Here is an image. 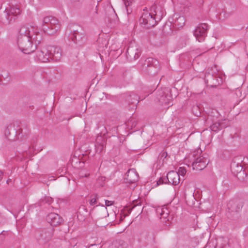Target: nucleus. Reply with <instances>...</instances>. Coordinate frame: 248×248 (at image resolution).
<instances>
[{"label": "nucleus", "instance_id": "58836bf2", "mask_svg": "<svg viewBox=\"0 0 248 248\" xmlns=\"http://www.w3.org/2000/svg\"><path fill=\"white\" fill-rule=\"evenodd\" d=\"M89 175V173H85L84 171H80L79 173V176L80 177H87Z\"/></svg>", "mask_w": 248, "mask_h": 248}, {"label": "nucleus", "instance_id": "20e7f679", "mask_svg": "<svg viewBox=\"0 0 248 248\" xmlns=\"http://www.w3.org/2000/svg\"><path fill=\"white\" fill-rule=\"evenodd\" d=\"M142 69L144 72L149 75H155L159 70V62L155 59L148 58L145 60Z\"/></svg>", "mask_w": 248, "mask_h": 248}, {"label": "nucleus", "instance_id": "f03ea898", "mask_svg": "<svg viewBox=\"0 0 248 248\" xmlns=\"http://www.w3.org/2000/svg\"><path fill=\"white\" fill-rule=\"evenodd\" d=\"M61 26L58 19L54 16H46L42 19V30L48 35H53L56 34Z\"/></svg>", "mask_w": 248, "mask_h": 248}, {"label": "nucleus", "instance_id": "c9c22d12", "mask_svg": "<svg viewBox=\"0 0 248 248\" xmlns=\"http://www.w3.org/2000/svg\"><path fill=\"white\" fill-rule=\"evenodd\" d=\"M167 180V177L166 178H160L158 181H157V185H160L163 183H166L167 182L166 181Z\"/></svg>", "mask_w": 248, "mask_h": 248}, {"label": "nucleus", "instance_id": "dca6fc26", "mask_svg": "<svg viewBox=\"0 0 248 248\" xmlns=\"http://www.w3.org/2000/svg\"><path fill=\"white\" fill-rule=\"evenodd\" d=\"M156 213L158 216H160L161 219H164L163 221L165 223L166 226H169V219L168 218L169 216V211L165 207H158L156 209Z\"/></svg>", "mask_w": 248, "mask_h": 248}, {"label": "nucleus", "instance_id": "aec40b11", "mask_svg": "<svg viewBox=\"0 0 248 248\" xmlns=\"http://www.w3.org/2000/svg\"><path fill=\"white\" fill-rule=\"evenodd\" d=\"M167 179L168 183L176 186L179 183L180 176L175 171H170L167 174Z\"/></svg>", "mask_w": 248, "mask_h": 248}, {"label": "nucleus", "instance_id": "b1692460", "mask_svg": "<svg viewBox=\"0 0 248 248\" xmlns=\"http://www.w3.org/2000/svg\"><path fill=\"white\" fill-rule=\"evenodd\" d=\"M242 204L240 202H229L228 204V208L231 213L239 212L242 209Z\"/></svg>", "mask_w": 248, "mask_h": 248}, {"label": "nucleus", "instance_id": "ea45409f", "mask_svg": "<svg viewBox=\"0 0 248 248\" xmlns=\"http://www.w3.org/2000/svg\"><path fill=\"white\" fill-rule=\"evenodd\" d=\"M114 202L111 201H108V200H105V205L107 206H109L110 205H111L113 204Z\"/></svg>", "mask_w": 248, "mask_h": 248}, {"label": "nucleus", "instance_id": "9d476101", "mask_svg": "<svg viewBox=\"0 0 248 248\" xmlns=\"http://www.w3.org/2000/svg\"><path fill=\"white\" fill-rule=\"evenodd\" d=\"M46 52L48 54L50 61L58 62L62 58V51L60 47L58 46H48L46 48Z\"/></svg>", "mask_w": 248, "mask_h": 248}, {"label": "nucleus", "instance_id": "4c0bfd02", "mask_svg": "<svg viewBox=\"0 0 248 248\" xmlns=\"http://www.w3.org/2000/svg\"><path fill=\"white\" fill-rule=\"evenodd\" d=\"M44 201L48 204H50L53 202V199L50 197H46L44 198Z\"/></svg>", "mask_w": 248, "mask_h": 248}, {"label": "nucleus", "instance_id": "cd10ccee", "mask_svg": "<svg viewBox=\"0 0 248 248\" xmlns=\"http://www.w3.org/2000/svg\"><path fill=\"white\" fill-rule=\"evenodd\" d=\"M231 169L233 173H240L243 170V167L239 163L233 162L231 165Z\"/></svg>", "mask_w": 248, "mask_h": 248}, {"label": "nucleus", "instance_id": "c03bdc74", "mask_svg": "<svg viewBox=\"0 0 248 248\" xmlns=\"http://www.w3.org/2000/svg\"><path fill=\"white\" fill-rule=\"evenodd\" d=\"M133 0H127V1H125V5L126 6H128L130 5V4L131 3H132V1Z\"/></svg>", "mask_w": 248, "mask_h": 248}, {"label": "nucleus", "instance_id": "09e8293b", "mask_svg": "<svg viewBox=\"0 0 248 248\" xmlns=\"http://www.w3.org/2000/svg\"><path fill=\"white\" fill-rule=\"evenodd\" d=\"M215 78H217V77L215 76ZM216 80L217 81V79H216Z\"/></svg>", "mask_w": 248, "mask_h": 248}, {"label": "nucleus", "instance_id": "de8ad7c7", "mask_svg": "<svg viewBox=\"0 0 248 248\" xmlns=\"http://www.w3.org/2000/svg\"><path fill=\"white\" fill-rule=\"evenodd\" d=\"M108 20L110 21V22H111V19L110 17H108Z\"/></svg>", "mask_w": 248, "mask_h": 248}, {"label": "nucleus", "instance_id": "412c9836", "mask_svg": "<svg viewBox=\"0 0 248 248\" xmlns=\"http://www.w3.org/2000/svg\"><path fill=\"white\" fill-rule=\"evenodd\" d=\"M77 217L80 221H84L88 216H90V211L89 212L87 208L84 205H81L78 211Z\"/></svg>", "mask_w": 248, "mask_h": 248}, {"label": "nucleus", "instance_id": "2eb2a0df", "mask_svg": "<svg viewBox=\"0 0 248 248\" xmlns=\"http://www.w3.org/2000/svg\"><path fill=\"white\" fill-rule=\"evenodd\" d=\"M139 175L135 169L129 170L125 176L124 181L127 184H134L138 181Z\"/></svg>", "mask_w": 248, "mask_h": 248}, {"label": "nucleus", "instance_id": "7ed1b4c3", "mask_svg": "<svg viewBox=\"0 0 248 248\" xmlns=\"http://www.w3.org/2000/svg\"><path fill=\"white\" fill-rule=\"evenodd\" d=\"M53 233V228L52 226H49L37 230L35 233V238L39 245H44L51 240Z\"/></svg>", "mask_w": 248, "mask_h": 248}, {"label": "nucleus", "instance_id": "a19ab883", "mask_svg": "<svg viewBox=\"0 0 248 248\" xmlns=\"http://www.w3.org/2000/svg\"><path fill=\"white\" fill-rule=\"evenodd\" d=\"M133 202L134 204L133 208L136 207V206L140 205V202L139 200H135L133 201Z\"/></svg>", "mask_w": 248, "mask_h": 248}, {"label": "nucleus", "instance_id": "e433bc0d", "mask_svg": "<svg viewBox=\"0 0 248 248\" xmlns=\"http://www.w3.org/2000/svg\"><path fill=\"white\" fill-rule=\"evenodd\" d=\"M127 244L123 243L122 244H114V248H127Z\"/></svg>", "mask_w": 248, "mask_h": 248}, {"label": "nucleus", "instance_id": "f8f14e48", "mask_svg": "<svg viewBox=\"0 0 248 248\" xmlns=\"http://www.w3.org/2000/svg\"><path fill=\"white\" fill-rule=\"evenodd\" d=\"M208 162V158L202 155L194 159L192 166L194 170H202L206 167Z\"/></svg>", "mask_w": 248, "mask_h": 248}, {"label": "nucleus", "instance_id": "f3484780", "mask_svg": "<svg viewBox=\"0 0 248 248\" xmlns=\"http://www.w3.org/2000/svg\"><path fill=\"white\" fill-rule=\"evenodd\" d=\"M47 222L50 224V226H56L60 224L62 221V218L56 213H51L48 214L46 217Z\"/></svg>", "mask_w": 248, "mask_h": 248}, {"label": "nucleus", "instance_id": "9b49d317", "mask_svg": "<svg viewBox=\"0 0 248 248\" xmlns=\"http://www.w3.org/2000/svg\"><path fill=\"white\" fill-rule=\"evenodd\" d=\"M90 215L92 218L93 216L98 218H102L108 216L107 207L102 205L100 207L96 206L90 210Z\"/></svg>", "mask_w": 248, "mask_h": 248}, {"label": "nucleus", "instance_id": "49530a36", "mask_svg": "<svg viewBox=\"0 0 248 248\" xmlns=\"http://www.w3.org/2000/svg\"><path fill=\"white\" fill-rule=\"evenodd\" d=\"M210 85L211 86H212V87L216 86H217V84H216V83L213 82V84H211Z\"/></svg>", "mask_w": 248, "mask_h": 248}, {"label": "nucleus", "instance_id": "1a4fd4ad", "mask_svg": "<svg viewBox=\"0 0 248 248\" xmlns=\"http://www.w3.org/2000/svg\"><path fill=\"white\" fill-rule=\"evenodd\" d=\"M140 50L135 43H131L126 51V57L130 61L138 59L140 55Z\"/></svg>", "mask_w": 248, "mask_h": 248}, {"label": "nucleus", "instance_id": "473e14b6", "mask_svg": "<svg viewBox=\"0 0 248 248\" xmlns=\"http://www.w3.org/2000/svg\"><path fill=\"white\" fill-rule=\"evenodd\" d=\"M186 169L184 167H181L179 168L177 173H178V174H179V176L180 175L184 176V175L186 174Z\"/></svg>", "mask_w": 248, "mask_h": 248}, {"label": "nucleus", "instance_id": "bb28decb", "mask_svg": "<svg viewBox=\"0 0 248 248\" xmlns=\"http://www.w3.org/2000/svg\"><path fill=\"white\" fill-rule=\"evenodd\" d=\"M139 99L138 96L134 93L127 95L126 97V101L129 104H138L139 103Z\"/></svg>", "mask_w": 248, "mask_h": 248}, {"label": "nucleus", "instance_id": "4be33fe9", "mask_svg": "<svg viewBox=\"0 0 248 248\" xmlns=\"http://www.w3.org/2000/svg\"><path fill=\"white\" fill-rule=\"evenodd\" d=\"M107 140L101 136H98L96 140L95 149L96 152L101 153L106 147Z\"/></svg>", "mask_w": 248, "mask_h": 248}, {"label": "nucleus", "instance_id": "37998d69", "mask_svg": "<svg viewBox=\"0 0 248 248\" xmlns=\"http://www.w3.org/2000/svg\"><path fill=\"white\" fill-rule=\"evenodd\" d=\"M111 16H112L113 17V20H115V18H117V15L115 14V11H114L113 9L111 10Z\"/></svg>", "mask_w": 248, "mask_h": 248}, {"label": "nucleus", "instance_id": "7c9ffc66", "mask_svg": "<svg viewBox=\"0 0 248 248\" xmlns=\"http://www.w3.org/2000/svg\"><path fill=\"white\" fill-rule=\"evenodd\" d=\"M209 78H212L213 80H214V77L213 74H210L209 72L206 73L205 75V81L207 84H209Z\"/></svg>", "mask_w": 248, "mask_h": 248}, {"label": "nucleus", "instance_id": "a18cd8bd", "mask_svg": "<svg viewBox=\"0 0 248 248\" xmlns=\"http://www.w3.org/2000/svg\"><path fill=\"white\" fill-rule=\"evenodd\" d=\"M2 178V172L0 171V181L1 180Z\"/></svg>", "mask_w": 248, "mask_h": 248}, {"label": "nucleus", "instance_id": "2f4dec72", "mask_svg": "<svg viewBox=\"0 0 248 248\" xmlns=\"http://www.w3.org/2000/svg\"><path fill=\"white\" fill-rule=\"evenodd\" d=\"M194 2L199 9H201L203 5L204 0H194Z\"/></svg>", "mask_w": 248, "mask_h": 248}, {"label": "nucleus", "instance_id": "f257e3e1", "mask_svg": "<svg viewBox=\"0 0 248 248\" xmlns=\"http://www.w3.org/2000/svg\"><path fill=\"white\" fill-rule=\"evenodd\" d=\"M32 27L27 25L20 27L17 37V44L19 49L25 54H30L34 52L36 48V45H33L31 32Z\"/></svg>", "mask_w": 248, "mask_h": 248}, {"label": "nucleus", "instance_id": "c85d7f7f", "mask_svg": "<svg viewBox=\"0 0 248 248\" xmlns=\"http://www.w3.org/2000/svg\"><path fill=\"white\" fill-rule=\"evenodd\" d=\"M32 41H34L35 42V45H37V44H39L41 43V41L42 40V37L40 33H37L34 35V36L32 37Z\"/></svg>", "mask_w": 248, "mask_h": 248}, {"label": "nucleus", "instance_id": "423d86ee", "mask_svg": "<svg viewBox=\"0 0 248 248\" xmlns=\"http://www.w3.org/2000/svg\"><path fill=\"white\" fill-rule=\"evenodd\" d=\"M156 98L158 101L162 104L170 105L172 97L171 90L169 88H164L155 91Z\"/></svg>", "mask_w": 248, "mask_h": 248}, {"label": "nucleus", "instance_id": "39448f33", "mask_svg": "<svg viewBox=\"0 0 248 248\" xmlns=\"http://www.w3.org/2000/svg\"><path fill=\"white\" fill-rule=\"evenodd\" d=\"M21 12V10L17 6L12 5L7 7L4 12L5 16L2 18L3 23L7 25L15 21Z\"/></svg>", "mask_w": 248, "mask_h": 248}, {"label": "nucleus", "instance_id": "72a5a7b5", "mask_svg": "<svg viewBox=\"0 0 248 248\" xmlns=\"http://www.w3.org/2000/svg\"><path fill=\"white\" fill-rule=\"evenodd\" d=\"M192 111L197 116L201 115V111L199 110V107L198 106H194L192 108Z\"/></svg>", "mask_w": 248, "mask_h": 248}, {"label": "nucleus", "instance_id": "5701e85b", "mask_svg": "<svg viewBox=\"0 0 248 248\" xmlns=\"http://www.w3.org/2000/svg\"><path fill=\"white\" fill-rule=\"evenodd\" d=\"M36 59L42 62H50L48 53L46 52V48L37 52Z\"/></svg>", "mask_w": 248, "mask_h": 248}, {"label": "nucleus", "instance_id": "a878e982", "mask_svg": "<svg viewBox=\"0 0 248 248\" xmlns=\"http://www.w3.org/2000/svg\"><path fill=\"white\" fill-rule=\"evenodd\" d=\"M185 22L186 20L184 16H179L178 17H176L173 22V26L179 29L182 28L185 25Z\"/></svg>", "mask_w": 248, "mask_h": 248}, {"label": "nucleus", "instance_id": "393cba45", "mask_svg": "<svg viewBox=\"0 0 248 248\" xmlns=\"http://www.w3.org/2000/svg\"><path fill=\"white\" fill-rule=\"evenodd\" d=\"M217 241L215 248L216 247H218L219 248H228L229 247V240L227 238L219 237Z\"/></svg>", "mask_w": 248, "mask_h": 248}, {"label": "nucleus", "instance_id": "f704fd0d", "mask_svg": "<svg viewBox=\"0 0 248 248\" xmlns=\"http://www.w3.org/2000/svg\"><path fill=\"white\" fill-rule=\"evenodd\" d=\"M168 156V154L166 152L163 151L159 155V158L160 159H162L164 161V159L167 157Z\"/></svg>", "mask_w": 248, "mask_h": 248}, {"label": "nucleus", "instance_id": "ddd939ff", "mask_svg": "<svg viewBox=\"0 0 248 248\" xmlns=\"http://www.w3.org/2000/svg\"><path fill=\"white\" fill-rule=\"evenodd\" d=\"M217 119V117H215L212 115H209L206 120L207 123H209L210 122H211L213 123L210 126V128L212 131L214 132H217L218 130L226 126V125L224 124L223 123L219 122Z\"/></svg>", "mask_w": 248, "mask_h": 248}, {"label": "nucleus", "instance_id": "79ce46f5", "mask_svg": "<svg viewBox=\"0 0 248 248\" xmlns=\"http://www.w3.org/2000/svg\"><path fill=\"white\" fill-rule=\"evenodd\" d=\"M202 153V151L201 150V149H198L197 151V154H193V156L195 158H196L197 157H196V156L198 154H201ZM194 153H195V152H194Z\"/></svg>", "mask_w": 248, "mask_h": 248}, {"label": "nucleus", "instance_id": "c756f323", "mask_svg": "<svg viewBox=\"0 0 248 248\" xmlns=\"http://www.w3.org/2000/svg\"><path fill=\"white\" fill-rule=\"evenodd\" d=\"M91 199L90 200V204L91 205H94L97 203V200L98 199V197L96 194H94L91 196Z\"/></svg>", "mask_w": 248, "mask_h": 248}, {"label": "nucleus", "instance_id": "6ab92c4d", "mask_svg": "<svg viewBox=\"0 0 248 248\" xmlns=\"http://www.w3.org/2000/svg\"><path fill=\"white\" fill-rule=\"evenodd\" d=\"M83 37L84 34L80 32L78 29H73L71 31V33L69 35V39L74 43L78 44L81 41Z\"/></svg>", "mask_w": 248, "mask_h": 248}, {"label": "nucleus", "instance_id": "4468645a", "mask_svg": "<svg viewBox=\"0 0 248 248\" xmlns=\"http://www.w3.org/2000/svg\"><path fill=\"white\" fill-rule=\"evenodd\" d=\"M20 131L18 132L17 130L15 127V125L10 124L8 126L5 131V135L6 138L10 140H15L17 134L22 133V130L21 128L18 129Z\"/></svg>", "mask_w": 248, "mask_h": 248}, {"label": "nucleus", "instance_id": "0eeeda50", "mask_svg": "<svg viewBox=\"0 0 248 248\" xmlns=\"http://www.w3.org/2000/svg\"><path fill=\"white\" fill-rule=\"evenodd\" d=\"M153 13L150 11L148 12L147 10L143 9V13L140 19V22L144 28H149L156 25L157 22Z\"/></svg>", "mask_w": 248, "mask_h": 248}, {"label": "nucleus", "instance_id": "a211bd4d", "mask_svg": "<svg viewBox=\"0 0 248 248\" xmlns=\"http://www.w3.org/2000/svg\"><path fill=\"white\" fill-rule=\"evenodd\" d=\"M150 11L153 13V16L155 18L156 22L160 21L164 16V9L160 6L153 5Z\"/></svg>", "mask_w": 248, "mask_h": 248}, {"label": "nucleus", "instance_id": "6e6552de", "mask_svg": "<svg viewBox=\"0 0 248 248\" xmlns=\"http://www.w3.org/2000/svg\"><path fill=\"white\" fill-rule=\"evenodd\" d=\"M209 29L208 25L206 23L199 24L194 31L193 34L196 39L201 42L204 40Z\"/></svg>", "mask_w": 248, "mask_h": 248}]
</instances>
